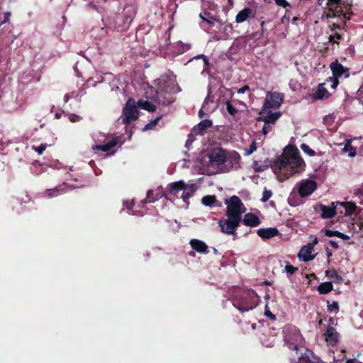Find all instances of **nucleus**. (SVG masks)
Returning a JSON list of instances; mask_svg holds the SVG:
<instances>
[{"label":"nucleus","mask_w":363,"mask_h":363,"mask_svg":"<svg viewBox=\"0 0 363 363\" xmlns=\"http://www.w3.org/2000/svg\"><path fill=\"white\" fill-rule=\"evenodd\" d=\"M225 203L227 205V218L220 219L218 225L223 233L228 235H236V230L242 221V216L246 208L240 199L237 196H233L226 199Z\"/></svg>","instance_id":"nucleus-1"},{"label":"nucleus","mask_w":363,"mask_h":363,"mask_svg":"<svg viewBox=\"0 0 363 363\" xmlns=\"http://www.w3.org/2000/svg\"><path fill=\"white\" fill-rule=\"evenodd\" d=\"M303 160L300 157L298 150L291 148L282 158L277 161L274 169L275 173L277 174L279 171L283 174V179H287L296 172L295 169H303Z\"/></svg>","instance_id":"nucleus-2"},{"label":"nucleus","mask_w":363,"mask_h":363,"mask_svg":"<svg viewBox=\"0 0 363 363\" xmlns=\"http://www.w3.org/2000/svg\"><path fill=\"white\" fill-rule=\"evenodd\" d=\"M316 189L317 183L314 180L306 179L299 181L295 184L289 196L288 202L289 205L291 206H296L297 205L296 201V194H298L300 197L305 198L311 196Z\"/></svg>","instance_id":"nucleus-3"},{"label":"nucleus","mask_w":363,"mask_h":363,"mask_svg":"<svg viewBox=\"0 0 363 363\" xmlns=\"http://www.w3.org/2000/svg\"><path fill=\"white\" fill-rule=\"evenodd\" d=\"M258 303V296L252 289L242 292L233 301V306L241 312H246L255 308Z\"/></svg>","instance_id":"nucleus-4"},{"label":"nucleus","mask_w":363,"mask_h":363,"mask_svg":"<svg viewBox=\"0 0 363 363\" xmlns=\"http://www.w3.org/2000/svg\"><path fill=\"white\" fill-rule=\"evenodd\" d=\"M284 341L289 349L298 350L303 347V338L299 330L293 325H286L283 328Z\"/></svg>","instance_id":"nucleus-5"},{"label":"nucleus","mask_w":363,"mask_h":363,"mask_svg":"<svg viewBox=\"0 0 363 363\" xmlns=\"http://www.w3.org/2000/svg\"><path fill=\"white\" fill-rule=\"evenodd\" d=\"M123 117L122 118V123L128 125L131 121L138 119L139 113L133 99H129L123 108Z\"/></svg>","instance_id":"nucleus-6"},{"label":"nucleus","mask_w":363,"mask_h":363,"mask_svg":"<svg viewBox=\"0 0 363 363\" xmlns=\"http://www.w3.org/2000/svg\"><path fill=\"white\" fill-rule=\"evenodd\" d=\"M156 82L160 92L171 94L176 91L177 83L174 76L162 75Z\"/></svg>","instance_id":"nucleus-7"},{"label":"nucleus","mask_w":363,"mask_h":363,"mask_svg":"<svg viewBox=\"0 0 363 363\" xmlns=\"http://www.w3.org/2000/svg\"><path fill=\"white\" fill-rule=\"evenodd\" d=\"M137 12V8L134 5H128L126 6L123 10L122 15L123 16V23H117V30L120 32H123L126 30L133 18H135Z\"/></svg>","instance_id":"nucleus-8"},{"label":"nucleus","mask_w":363,"mask_h":363,"mask_svg":"<svg viewBox=\"0 0 363 363\" xmlns=\"http://www.w3.org/2000/svg\"><path fill=\"white\" fill-rule=\"evenodd\" d=\"M284 94L279 92L269 91L263 105V111H267L271 108H278L283 102Z\"/></svg>","instance_id":"nucleus-9"},{"label":"nucleus","mask_w":363,"mask_h":363,"mask_svg":"<svg viewBox=\"0 0 363 363\" xmlns=\"http://www.w3.org/2000/svg\"><path fill=\"white\" fill-rule=\"evenodd\" d=\"M330 67L334 77L331 87L335 89L339 84L338 78L342 77L347 78L349 77L348 69L343 67L342 65L339 63L337 61L332 62Z\"/></svg>","instance_id":"nucleus-10"},{"label":"nucleus","mask_w":363,"mask_h":363,"mask_svg":"<svg viewBox=\"0 0 363 363\" xmlns=\"http://www.w3.org/2000/svg\"><path fill=\"white\" fill-rule=\"evenodd\" d=\"M240 155L235 152H226L225 162L223 166V171L229 172L233 169H237L240 167Z\"/></svg>","instance_id":"nucleus-11"},{"label":"nucleus","mask_w":363,"mask_h":363,"mask_svg":"<svg viewBox=\"0 0 363 363\" xmlns=\"http://www.w3.org/2000/svg\"><path fill=\"white\" fill-rule=\"evenodd\" d=\"M184 187V182L179 181L171 183L168 185L165 196L169 200H175L176 199L181 198V193Z\"/></svg>","instance_id":"nucleus-12"},{"label":"nucleus","mask_w":363,"mask_h":363,"mask_svg":"<svg viewBox=\"0 0 363 363\" xmlns=\"http://www.w3.org/2000/svg\"><path fill=\"white\" fill-rule=\"evenodd\" d=\"M226 152L222 149H215L209 155L208 158L212 165L217 166L218 167H223ZM223 169V167H221Z\"/></svg>","instance_id":"nucleus-13"},{"label":"nucleus","mask_w":363,"mask_h":363,"mask_svg":"<svg viewBox=\"0 0 363 363\" xmlns=\"http://www.w3.org/2000/svg\"><path fill=\"white\" fill-rule=\"evenodd\" d=\"M304 352H301L298 360L292 361L291 363H318L319 359L313 356V353L311 350L303 348Z\"/></svg>","instance_id":"nucleus-14"},{"label":"nucleus","mask_w":363,"mask_h":363,"mask_svg":"<svg viewBox=\"0 0 363 363\" xmlns=\"http://www.w3.org/2000/svg\"><path fill=\"white\" fill-rule=\"evenodd\" d=\"M261 114L262 115L257 118V121H261L272 125H274L281 116L280 112L272 113L270 111V109L267 111H263L262 109Z\"/></svg>","instance_id":"nucleus-15"},{"label":"nucleus","mask_w":363,"mask_h":363,"mask_svg":"<svg viewBox=\"0 0 363 363\" xmlns=\"http://www.w3.org/2000/svg\"><path fill=\"white\" fill-rule=\"evenodd\" d=\"M313 251V245H306L302 247L298 252V258L300 260L303 262H308L313 260L315 257V255H312V252Z\"/></svg>","instance_id":"nucleus-16"},{"label":"nucleus","mask_w":363,"mask_h":363,"mask_svg":"<svg viewBox=\"0 0 363 363\" xmlns=\"http://www.w3.org/2000/svg\"><path fill=\"white\" fill-rule=\"evenodd\" d=\"M197 187L194 184H185L184 182V187L182 192L181 193V199L186 203H188V200L190 197L193 196L194 194L196 191Z\"/></svg>","instance_id":"nucleus-17"},{"label":"nucleus","mask_w":363,"mask_h":363,"mask_svg":"<svg viewBox=\"0 0 363 363\" xmlns=\"http://www.w3.org/2000/svg\"><path fill=\"white\" fill-rule=\"evenodd\" d=\"M71 186H68L67 184L64 183L62 185H60L54 189L47 190L44 194L45 196L48 198H52L54 196H57L67 191V189H72Z\"/></svg>","instance_id":"nucleus-18"},{"label":"nucleus","mask_w":363,"mask_h":363,"mask_svg":"<svg viewBox=\"0 0 363 363\" xmlns=\"http://www.w3.org/2000/svg\"><path fill=\"white\" fill-rule=\"evenodd\" d=\"M324 335L326 341L333 346L335 345L339 341V334L332 326L328 327Z\"/></svg>","instance_id":"nucleus-19"},{"label":"nucleus","mask_w":363,"mask_h":363,"mask_svg":"<svg viewBox=\"0 0 363 363\" xmlns=\"http://www.w3.org/2000/svg\"><path fill=\"white\" fill-rule=\"evenodd\" d=\"M203 104V108H206L207 112H213L218 107V104L214 101V96L212 94L211 89H208V95Z\"/></svg>","instance_id":"nucleus-20"},{"label":"nucleus","mask_w":363,"mask_h":363,"mask_svg":"<svg viewBox=\"0 0 363 363\" xmlns=\"http://www.w3.org/2000/svg\"><path fill=\"white\" fill-rule=\"evenodd\" d=\"M257 234L262 239H269L277 235L279 231L276 228H259Z\"/></svg>","instance_id":"nucleus-21"},{"label":"nucleus","mask_w":363,"mask_h":363,"mask_svg":"<svg viewBox=\"0 0 363 363\" xmlns=\"http://www.w3.org/2000/svg\"><path fill=\"white\" fill-rule=\"evenodd\" d=\"M252 16V10L250 8L245 7V9L238 12L235 17V21L238 23H241L245 21L250 17Z\"/></svg>","instance_id":"nucleus-22"},{"label":"nucleus","mask_w":363,"mask_h":363,"mask_svg":"<svg viewBox=\"0 0 363 363\" xmlns=\"http://www.w3.org/2000/svg\"><path fill=\"white\" fill-rule=\"evenodd\" d=\"M190 245L194 250L199 253H206L208 252V246L201 240L192 239L190 240Z\"/></svg>","instance_id":"nucleus-23"},{"label":"nucleus","mask_w":363,"mask_h":363,"mask_svg":"<svg viewBox=\"0 0 363 363\" xmlns=\"http://www.w3.org/2000/svg\"><path fill=\"white\" fill-rule=\"evenodd\" d=\"M242 222L245 225L250 227L257 226L260 223L259 218L250 213H246L244 216Z\"/></svg>","instance_id":"nucleus-24"},{"label":"nucleus","mask_w":363,"mask_h":363,"mask_svg":"<svg viewBox=\"0 0 363 363\" xmlns=\"http://www.w3.org/2000/svg\"><path fill=\"white\" fill-rule=\"evenodd\" d=\"M118 143V139L115 138L104 145H94L92 146V149L101 150L103 152H108L112 147H115Z\"/></svg>","instance_id":"nucleus-25"},{"label":"nucleus","mask_w":363,"mask_h":363,"mask_svg":"<svg viewBox=\"0 0 363 363\" xmlns=\"http://www.w3.org/2000/svg\"><path fill=\"white\" fill-rule=\"evenodd\" d=\"M320 208L321 210V217L323 218H331L336 214L335 206L328 207L320 205Z\"/></svg>","instance_id":"nucleus-26"},{"label":"nucleus","mask_w":363,"mask_h":363,"mask_svg":"<svg viewBox=\"0 0 363 363\" xmlns=\"http://www.w3.org/2000/svg\"><path fill=\"white\" fill-rule=\"evenodd\" d=\"M324 231V234L325 236L327 237H333V236H336L339 238H341L344 240H347L350 238V236L346 235V234H344L340 231H337V230H329V229H325L323 230Z\"/></svg>","instance_id":"nucleus-27"},{"label":"nucleus","mask_w":363,"mask_h":363,"mask_svg":"<svg viewBox=\"0 0 363 363\" xmlns=\"http://www.w3.org/2000/svg\"><path fill=\"white\" fill-rule=\"evenodd\" d=\"M352 140L351 139H347L346 143L345 145V147L342 149V152L345 153H348V156L350 157H354L356 154V148L352 146L351 145Z\"/></svg>","instance_id":"nucleus-28"},{"label":"nucleus","mask_w":363,"mask_h":363,"mask_svg":"<svg viewBox=\"0 0 363 363\" xmlns=\"http://www.w3.org/2000/svg\"><path fill=\"white\" fill-rule=\"evenodd\" d=\"M138 106L139 108L150 112H153L156 110V106L154 104L142 99L138 101Z\"/></svg>","instance_id":"nucleus-29"},{"label":"nucleus","mask_w":363,"mask_h":363,"mask_svg":"<svg viewBox=\"0 0 363 363\" xmlns=\"http://www.w3.org/2000/svg\"><path fill=\"white\" fill-rule=\"evenodd\" d=\"M333 289V284L330 281L322 283L318 286V291L320 294H326L331 291Z\"/></svg>","instance_id":"nucleus-30"},{"label":"nucleus","mask_w":363,"mask_h":363,"mask_svg":"<svg viewBox=\"0 0 363 363\" xmlns=\"http://www.w3.org/2000/svg\"><path fill=\"white\" fill-rule=\"evenodd\" d=\"M199 16L203 21L206 22L209 25V27L207 28L206 29H208L213 24L215 18L210 12L204 11L203 13H201L199 14Z\"/></svg>","instance_id":"nucleus-31"},{"label":"nucleus","mask_w":363,"mask_h":363,"mask_svg":"<svg viewBox=\"0 0 363 363\" xmlns=\"http://www.w3.org/2000/svg\"><path fill=\"white\" fill-rule=\"evenodd\" d=\"M325 275L330 278L335 280L337 283H341L343 281L342 277L337 274L335 269H330L325 272Z\"/></svg>","instance_id":"nucleus-32"},{"label":"nucleus","mask_w":363,"mask_h":363,"mask_svg":"<svg viewBox=\"0 0 363 363\" xmlns=\"http://www.w3.org/2000/svg\"><path fill=\"white\" fill-rule=\"evenodd\" d=\"M314 96L317 99H322L328 96V91L324 86V84H320L317 91L314 94Z\"/></svg>","instance_id":"nucleus-33"},{"label":"nucleus","mask_w":363,"mask_h":363,"mask_svg":"<svg viewBox=\"0 0 363 363\" xmlns=\"http://www.w3.org/2000/svg\"><path fill=\"white\" fill-rule=\"evenodd\" d=\"M216 201V198L215 196H205L202 198L201 202L204 206H211Z\"/></svg>","instance_id":"nucleus-34"},{"label":"nucleus","mask_w":363,"mask_h":363,"mask_svg":"<svg viewBox=\"0 0 363 363\" xmlns=\"http://www.w3.org/2000/svg\"><path fill=\"white\" fill-rule=\"evenodd\" d=\"M160 198V196L159 194H155L154 191L152 190H149L147 192V202L152 203L155 201L156 200H158Z\"/></svg>","instance_id":"nucleus-35"},{"label":"nucleus","mask_w":363,"mask_h":363,"mask_svg":"<svg viewBox=\"0 0 363 363\" xmlns=\"http://www.w3.org/2000/svg\"><path fill=\"white\" fill-rule=\"evenodd\" d=\"M212 126V122L210 120H203L198 124V128L200 130H205Z\"/></svg>","instance_id":"nucleus-36"},{"label":"nucleus","mask_w":363,"mask_h":363,"mask_svg":"<svg viewBox=\"0 0 363 363\" xmlns=\"http://www.w3.org/2000/svg\"><path fill=\"white\" fill-rule=\"evenodd\" d=\"M301 149L303 152L308 154L309 156H314L315 151L313 150L308 145L303 143L301 145Z\"/></svg>","instance_id":"nucleus-37"},{"label":"nucleus","mask_w":363,"mask_h":363,"mask_svg":"<svg viewBox=\"0 0 363 363\" xmlns=\"http://www.w3.org/2000/svg\"><path fill=\"white\" fill-rule=\"evenodd\" d=\"M161 119V116H159L157 118H156L155 119H154L153 121H152L150 123H147L145 128H144V130H152L154 128L155 126H156V125L157 124L158 121Z\"/></svg>","instance_id":"nucleus-38"},{"label":"nucleus","mask_w":363,"mask_h":363,"mask_svg":"<svg viewBox=\"0 0 363 363\" xmlns=\"http://www.w3.org/2000/svg\"><path fill=\"white\" fill-rule=\"evenodd\" d=\"M257 150V144L255 141H252L248 149L245 150V155H250Z\"/></svg>","instance_id":"nucleus-39"},{"label":"nucleus","mask_w":363,"mask_h":363,"mask_svg":"<svg viewBox=\"0 0 363 363\" xmlns=\"http://www.w3.org/2000/svg\"><path fill=\"white\" fill-rule=\"evenodd\" d=\"M272 196V192L270 190L264 189L262 193V197L261 199V201L262 202L267 201Z\"/></svg>","instance_id":"nucleus-40"},{"label":"nucleus","mask_w":363,"mask_h":363,"mask_svg":"<svg viewBox=\"0 0 363 363\" xmlns=\"http://www.w3.org/2000/svg\"><path fill=\"white\" fill-rule=\"evenodd\" d=\"M226 109L228 112L232 116H234L237 113V109L233 107V106L229 101H227L226 103Z\"/></svg>","instance_id":"nucleus-41"},{"label":"nucleus","mask_w":363,"mask_h":363,"mask_svg":"<svg viewBox=\"0 0 363 363\" xmlns=\"http://www.w3.org/2000/svg\"><path fill=\"white\" fill-rule=\"evenodd\" d=\"M285 270L289 274L292 275L298 270V268L287 264L285 266Z\"/></svg>","instance_id":"nucleus-42"},{"label":"nucleus","mask_w":363,"mask_h":363,"mask_svg":"<svg viewBox=\"0 0 363 363\" xmlns=\"http://www.w3.org/2000/svg\"><path fill=\"white\" fill-rule=\"evenodd\" d=\"M328 311L330 312L337 313L339 307L338 303L336 301L333 302L331 304L328 306Z\"/></svg>","instance_id":"nucleus-43"},{"label":"nucleus","mask_w":363,"mask_h":363,"mask_svg":"<svg viewBox=\"0 0 363 363\" xmlns=\"http://www.w3.org/2000/svg\"><path fill=\"white\" fill-rule=\"evenodd\" d=\"M47 147L46 144H41L39 146L37 147H33V149L38 152L39 155L43 154V152L45 151V150Z\"/></svg>","instance_id":"nucleus-44"},{"label":"nucleus","mask_w":363,"mask_h":363,"mask_svg":"<svg viewBox=\"0 0 363 363\" xmlns=\"http://www.w3.org/2000/svg\"><path fill=\"white\" fill-rule=\"evenodd\" d=\"M272 124L264 123V125L262 128V133L264 135H267L268 133H269L272 129Z\"/></svg>","instance_id":"nucleus-45"},{"label":"nucleus","mask_w":363,"mask_h":363,"mask_svg":"<svg viewBox=\"0 0 363 363\" xmlns=\"http://www.w3.org/2000/svg\"><path fill=\"white\" fill-rule=\"evenodd\" d=\"M341 205H344V203H341ZM345 206L347 213H352L354 211V208H355L354 204L347 203L345 204Z\"/></svg>","instance_id":"nucleus-46"},{"label":"nucleus","mask_w":363,"mask_h":363,"mask_svg":"<svg viewBox=\"0 0 363 363\" xmlns=\"http://www.w3.org/2000/svg\"><path fill=\"white\" fill-rule=\"evenodd\" d=\"M341 39V35L338 33H335L334 35H330L329 37V40L330 42L334 43H337L338 40Z\"/></svg>","instance_id":"nucleus-47"},{"label":"nucleus","mask_w":363,"mask_h":363,"mask_svg":"<svg viewBox=\"0 0 363 363\" xmlns=\"http://www.w3.org/2000/svg\"><path fill=\"white\" fill-rule=\"evenodd\" d=\"M264 314L267 317L269 318L272 320H275L276 317L270 311L269 308L267 305L265 306L264 308Z\"/></svg>","instance_id":"nucleus-48"},{"label":"nucleus","mask_w":363,"mask_h":363,"mask_svg":"<svg viewBox=\"0 0 363 363\" xmlns=\"http://www.w3.org/2000/svg\"><path fill=\"white\" fill-rule=\"evenodd\" d=\"M275 3L283 8H286L289 6V4L286 0H274Z\"/></svg>","instance_id":"nucleus-49"},{"label":"nucleus","mask_w":363,"mask_h":363,"mask_svg":"<svg viewBox=\"0 0 363 363\" xmlns=\"http://www.w3.org/2000/svg\"><path fill=\"white\" fill-rule=\"evenodd\" d=\"M134 206L133 200L130 203L127 202V203H126V208H128V213H130V214H133V215H139V213H136L135 212H130V208H131L132 206ZM140 216H143V213H140Z\"/></svg>","instance_id":"nucleus-50"},{"label":"nucleus","mask_w":363,"mask_h":363,"mask_svg":"<svg viewBox=\"0 0 363 363\" xmlns=\"http://www.w3.org/2000/svg\"><path fill=\"white\" fill-rule=\"evenodd\" d=\"M82 117L78 116V115H75V114H71L69 116V120L71 121V122H77V121H79L81 120Z\"/></svg>","instance_id":"nucleus-51"},{"label":"nucleus","mask_w":363,"mask_h":363,"mask_svg":"<svg viewBox=\"0 0 363 363\" xmlns=\"http://www.w3.org/2000/svg\"><path fill=\"white\" fill-rule=\"evenodd\" d=\"M209 112L206 111V108H203V104L202 105V108L199 111V116L200 118H203L204 116L207 115Z\"/></svg>","instance_id":"nucleus-52"},{"label":"nucleus","mask_w":363,"mask_h":363,"mask_svg":"<svg viewBox=\"0 0 363 363\" xmlns=\"http://www.w3.org/2000/svg\"><path fill=\"white\" fill-rule=\"evenodd\" d=\"M10 16H11V13H10V12H6V13H5V14H4V21L0 23V26H1L3 23H5L9 22V21Z\"/></svg>","instance_id":"nucleus-53"},{"label":"nucleus","mask_w":363,"mask_h":363,"mask_svg":"<svg viewBox=\"0 0 363 363\" xmlns=\"http://www.w3.org/2000/svg\"><path fill=\"white\" fill-rule=\"evenodd\" d=\"M249 89H250L249 86L247 85H245V86L241 87L240 89H239L238 90V94H244L247 90H249Z\"/></svg>","instance_id":"nucleus-54"},{"label":"nucleus","mask_w":363,"mask_h":363,"mask_svg":"<svg viewBox=\"0 0 363 363\" xmlns=\"http://www.w3.org/2000/svg\"><path fill=\"white\" fill-rule=\"evenodd\" d=\"M339 17L340 18V21H343V22H345L347 20H349L350 19V17L349 16H347L346 13H340L339 15Z\"/></svg>","instance_id":"nucleus-55"},{"label":"nucleus","mask_w":363,"mask_h":363,"mask_svg":"<svg viewBox=\"0 0 363 363\" xmlns=\"http://www.w3.org/2000/svg\"><path fill=\"white\" fill-rule=\"evenodd\" d=\"M330 245L335 249H338L339 248V245L337 244V242L335 240H330L329 242Z\"/></svg>","instance_id":"nucleus-56"},{"label":"nucleus","mask_w":363,"mask_h":363,"mask_svg":"<svg viewBox=\"0 0 363 363\" xmlns=\"http://www.w3.org/2000/svg\"><path fill=\"white\" fill-rule=\"evenodd\" d=\"M123 16H122L121 18H117V19L116 20V23H115V28L117 30V22L118 23H121L122 24L123 23Z\"/></svg>","instance_id":"nucleus-57"},{"label":"nucleus","mask_w":363,"mask_h":363,"mask_svg":"<svg viewBox=\"0 0 363 363\" xmlns=\"http://www.w3.org/2000/svg\"><path fill=\"white\" fill-rule=\"evenodd\" d=\"M202 57H203V62L206 65H207L208 64V59L206 57V56L202 55H201Z\"/></svg>","instance_id":"nucleus-58"},{"label":"nucleus","mask_w":363,"mask_h":363,"mask_svg":"<svg viewBox=\"0 0 363 363\" xmlns=\"http://www.w3.org/2000/svg\"><path fill=\"white\" fill-rule=\"evenodd\" d=\"M326 255L328 257H330L332 256V252L327 247L326 250Z\"/></svg>","instance_id":"nucleus-59"},{"label":"nucleus","mask_w":363,"mask_h":363,"mask_svg":"<svg viewBox=\"0 0 363 363\" xmlns=\"http://www.w3.org/2000/svg\"><path fill=\"white\" fill-rule=\"evenodd\" d=\"M318 244V239L315 238L312 243H309L308 245H313V249H314L315 245Z\"/></svg>","instance_id":"nucleus-60"},{"label":"nucleus","mask_w":363,"mask_h":363,"mask_svg":"<svg viewBox=\"0 0 363 363\" xmlns=\"http://www.w3.org/2000/svg\"><path fill=\"white\" fill-rule=\"evenodd\" d=\"M69 96L68 94H65V96H64V101L65 102H67L69 99Z\"/></svg>","instance_id":"nucleus-61"},{"label":"nucleus","mask_w":363,"mask_h":363,"mask_svg":"<svg viewBox=\"0 0 363 363\" xmlns=\"http://www.w3.org/2000/svg\"><path fill=\"white\" fill-rule=\"evenodd\" d=\"M146 202H147V201H145V200L141 201H140V206L141 208H143V207L145 206V205Z\"/></svg>","instance_id":"nucleus-62"},{"label":"nucleus","mask_w":363,"mask_h":363,"mask_svg":"<svg viewBox=\"0 0 363 363\" xmlns=\"http://www.w3.org/2000/svg\"><path fill=\"white\" fill-rule=\"evenodd\" d=\"M355 359H347L345 363H354Z\"/></svg>","instance_id":"nucleus-63"},{"label":"nucleus","mask_w":363,"mask_h":363,"mask_svg":"<svg viewBox=\"0 0 363 363\" xmlns=\"http://www.w3.org/2000/svg\"><path fill=\"white\" fill-rule=\"evenodd\" d=\"M191 144V141L190 140H187L186 142V146L187 147Z\"/></svg>","instance_id":"nucleus-64"}]
</instances>
